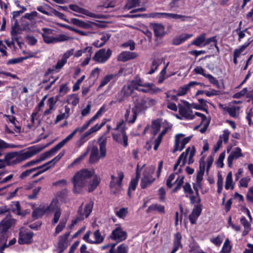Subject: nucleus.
<instances>
[{
    "label": "nucleus",
    "mask_w": 253,
    "mask_h": 253,
    "mask_svg": "<svg viewBox=\"0 0 253 253\" xmlns=\"http://www.w3.org/2000/svg\"><path fill=\"white\" fill-rule=\"evenodd\" d=\"M134 90L150 94H155L162 91L160 88L156 86L154 84L144 82L139 77H135L127 84L123 86L117 96L116 101L119 102L123 101L130 95Z\"/></svg>",
    "instance_id": "obj_1"
},
{
    "label": "nucleus",
    "mask_w": 253,
    "mask_h": 253,
    "mask_svg": "<svg viewBox=\"0 0 253 253\" xmlns=\"http://www.w3.org/2000/svg\"><path fill=\"white\" fill-rule=\"evenodd\" d=\"M94 174V170L93 169H83L78 171L72 178L73 192L76 194L82 192L87 186L88 180Z\"/></svg>",
    "instance_id": "obj_2"
},
{
    "label": "nucleus",
    "mask_w": 253,
    "mask_h": 253,
    "mask_svg": "<svg viewBox=\"0 0 253 253\" xmlns=\"http://www.w3.org/2000/svg\"><path fill=\"white\" fill-rule=\"evenodd\" d=\"M40 151V149L33 147L20 154L17 152L8 153L4 156V160L6 165L12 166L31 158Z\"/></svg>",
    "instance_id": "obj_3"
},
{
    "label": "nucleus",
    "mask_w": 253,
    "mask_h": 253,
    "mask_svg": "<svg viewBox=\"0 0 253 253\" xmlns=\"http://www.w3.org/2000/svg\"><path fill=\"white\" fill-rule=\"evenodd\" d=\"M126 124L123 119H120L116 124V127L112 129L113 139L125 147L128 146V137L126 132Z\"/></svg>",
    "instance_id": "obj_4"
},
{
    "label": "nucleus",
    "mask_w": 253,
    "mask_h": 253,
    "mask_svg": "<svg viewBox=\"0 0 253 253\" xmlns=\"http://www.w3.org/2000/svg\"><path fill=\"white\" fill-rule=\"evenodd\" d=\"M14 224L13 219L7 218L4 219L0 223V252L2 253L4 249L7 247L6 242L7 239V230Z\"/></svg>",
    "instance_id": "obj_5"
},
{
    "label": "nucleus",
    "mask_w": 253,
    "mask_h": 253,
    "mask_svg": "<svg viewBox=\"0 0 253 253\" xmlns=\"http://www.w3.org/2000/svg\"><path fill=\"white\" fill-rule=\"evenodd\" d=\"M90 125L86 122L82 126L77 127L71 134L68 135L65 138L63 139L61 141L53 147L50 151L48 152L49 154H55L59 149L63 147L67 142L73 138L75 134L79 132H83Z\"/></svg>",
    "instance_id": "obj_6"
},
{
    "label": "nucleus",
    "mask_w": 253,
    "mask_h": 253,
    "mask_svg": "<svg viewBox=\"0 0 253 253\" xmlns=\"http://www.w3.org/2000/svg\"><path fill=\"white\" fill-rule=\"evenodd\" d=\"M213 162V157L212 156H209L206 162H205L204 157H202L200 159L199 170L198 171L196 176V183H198L199 185L201 183L203 180L206 167L207 172L208 173Z\"/></svg>",
    "instance_id": "obj_7"
},
{
    "label": "nucleus",
    "mask_w": 253,
    "mask_h": 253,
    "mask_svg": "<svg viewBox=\"0 0 253 253\" xmlns=\"http://www.w3.org/2000/svg\"><path fill=\"white\" fill-rule=\"evenodd\" d=\"M192 106L191 104L185 100H181L180 103L178 104L179 115L184 119L187 120H192L195 118V113L194 114L192 111Z\"/></svg>",
    "instance_id": "obj_8"
},
{
    "label": "nucleus",
    "mask_w": 253,
    "mask_h": 253,
    "mask_svg": "<svg viewBox=\"0 0 253 253\" xmlns=\"http://www.w3.org/2000/svg\"><path fill=\"white\" fill-rule=\"evenodd\" d=\"M195 149L194 147H188L185 152H183L179 157L176 163L174 166V170H176L178 166L180 167L184 166L185 164L186 158L188 156V164L193 163V158L195 154Z\"/></svg>",
    "instance_id": "obj_9"
},
{
    "label": "nucleus",
    "mask_w": 253,
    "mask_h": 253,
    "mask_svg": "<svg viewBox=\"0 0 253 253\" xmlns=\"http://www.w3.org/2000/svg\"><path fill=\"white\" fill-rule=\"evenodd\" d=\"M124 175L123 172L119 171L118 172V176H111V180L110 182V189L111 192L114 194H117L122 190V180L124 178Z\"/></svg>",
    "instance_id": "obj_10"
},
{
    "label": "nucleus",
    "mask_w": 253,
    "mask_h": 253,
    "mask_svg": "<svg viewBox=\"0 0 253 253\" xmlns=\"http://www.w3.org/2000/svg\"><path fill=\"white\" fill-rule=\"evenodd\" d=\"M154 170V167H152L144 171L140 183V186L142 188L144 189L146 188L154 181L155 178L152 176Z\"/></svg>",
    "instance_id": "obj_11"
},
{
    "label": "nucleus",
    "mask_w": 253,
    "mask_h": 253,
    "mask_svg": "<svg viewBox=\"0 0 253 253\" xmlns=\"http://www.w3.org/2000/svg\"><path fill=\"white\" fill-rule=\"evenodd\" d=\"M112 55V50L108 49L102 48L98 50L93 57V60L98 63H105L110 58Z\"/></svg>",
    "instance_id": "obj_12"
},
{
    "label": "nucleus",
    "mask_w": 253,
    "mask_h": 253,
    "mask_svg": "<svg viewBox=\"0 0 253 253\" xmlns=\"http://www.w3.org/2000/svg\"><path fill=\"white\" fill-rule=\"evenodd\" d=\"M191 138V136L184 137L181 133L177 134L175 136L174 146L173 150V153L177 151H182L186 144H187Z\"/></svg>",
    "instance_id": "obj_13"
},
{
    "label": "nucleus",
    "mask_w": 253,
    "mask_h": 253,
    "mask_svg": "<svg viewBox=\"0 0 253 253\" xmlns=\"http://www.w3.org/2000/svg\"><path fill=\"white\" fill-rule=\"evenodd\" d=\"M93 203L92 201H90L87 203L85 207L83 208V206H81L78 211V215L77 219L73 221V224L76 223L78 221L82 220L85 218L87 217L91 213Z\"/></svg>",
    "instance_id": "obj_14"
},
{
    "label": "nucleus",
    "mask_w": 253,
    "mask_h": 253,
    "mask_svg": "<svg viewBox=\"0 0 253 253\" xmlns=\"http://www.w3.org/2000/svg\"><path fill=\"white\" fill-rule=\"evenodd\" d=\"M91 234V232L90 231L86 232L84 236V240L89 244H99L103 242L104 238L101 235L99 230H96L93 232V240L90 238V235Z\"/></svg>",
    "instance_id": "obj_15"
},
{
    "label": "nucleus",
    "mask_w": 253,
    "mask_h": 253,
    "mask_svg": "<svg viewBox=\"0 0 253 253\" xmlns=\"http://www.w3.org/2000/svg\"><path fill=\"white\" fill-rule=\"evenodd\" d=\"M110 237L113 240L122 242L126 239L127 233L120 226H118L112 231Z\"/></svg>",
    "instance_id": "obj_16"
},
{
    "label": "nucleus",
    "mask_w": 253,
    "mask_h": 253,
    "mask_svg": "<svg viewBox=\"0 0 253 253\" xmlns=\"http://www.w3.org/2000/svg\"><path fill=\"white\" fill-rule=\"evenodd\" d=\"M57 202L55 200H53L50 205L48 206L49 211H54L53 217L51 220L52 225H55L59 221L61 214L60 209L57 206Z\"/></svg>",
    "instance_id": "obj_17"
},
{
    "label": "nucleus",
    "mask_w": 253,
    "mask_h": 253,
    "mask_svg": "<svg viewBox=\"0 0 253 253\" xmlns=\"http://www.w3.org/2000/svg\"><path fill=\"white\" fill-rule=\"evenodd\" d=\"M42 33H41L43 41L46 43H55L56 37L53 36V30L46 28H43L42 29Z\"/></svg>",
    "instance_id": "obj_18"
},
{
    "label": "nucleus",
    "mask_w": 253,
    "mask_h": 253,
    "mask_svg": "<svg viewBox=\"0 0 253 253\" xmlns=\"http://www.w3.org/2000/svg\"><path fill=\"white\" fill-rule=\"evenodd\" d=\"M200 85L201 86H205L203 84L196 81H191L188 84H185L179 88L177 95L183 96L187 94L191 88L194 87L196 85Z\"/></svg>",
    "instance_id": "obj_19"
},
{
    "label": "nucleus",
    "mask_w": 253,
    "mask_h": 253,
    "mask_svg": "<svg viewBox=\"0 0 253 253\" xmlns=\"http://www.w3.org/2000/svg\"><path fill=\"white\" fill-rule=\"evenodd\" d=\"M69 7L71 10L82 14V15H76V16L84 17V15H85L90 17H95V14L94 13L89 11L86 9L81 7L77 4H70Z\"/></svg>",
    "instance_id": "obj_20"
},
{
    "label": "nucleus",
    "mask_w": 253,
    "mask_h": 253,
    "mask_svg": "<svg viewBox=\"0 0 253 253\" xmlns=\"http://www.w3.org/2000/svg\"><path fill=\"white\" fill-rule=\"evenodd\" d=\"M112 129L111 126L107 125V130L103 135L101 136L99 139V149L100 151V156L101 157H105L106 154V138L105 137V135L109 133Z\"/></svg>",
    "instance_id": "obj_21"
},
{
    "label": "nucleus",
    "mask_w": 253,
    "mask_h": 253,
    "mask_svg": "<svg viewBox=\"0 0 253 253\" xmlns=\"http://www.w3.org/2000/svg\"><path fill=\"white\" fill-rule=\"evenodd\" d=\"M242 157H243V155L241 149L239 147L235 148L228 157L227 165L228 167L232 168L233 161Z\"/></svg>",
    "instance_id": "obj_22"
},
{
    "label": "nucleus",
    "mask_w": 253,
    "mask_h": 253,
    "mask_svg": "<svg viewBox=\"0 0 253 253\" xmlns=\"http://www.w3.org/2000/svg\"><path fill=\"white\" fill-rule=\"evenodd\" d=\"M183 189L185 197L189 199L190 203L192 204L197 203L194 191L192 190L190 183H186L183 186Z\"/></svg>",
    "instance_id": "obj_23"
},
{
    "label": "nucleus",
    "mask_w": 253,
    "mask_h": 253,
    "mask_svg": "<svg viewBox=\"0 0 253 253\" xmlns=\"http://www.w3.org/2000/svg\"><path fill=\"white\" fill-rule=\"evenodd\" d=\"M124 117L126 122L128 123L133 124L137 118V109L133 108L130 110V108L129 107L126 110Z\"/></svg>",
    "instance_id": "obj_24"
},
{
    "label": "nucleus",
    "mask_w": 253,
    "mask_h": 253,
    "mask_svg": "<svg viewBox=\"0 0 253 253\" xmlns=\"http://www.w3.org/2000/svg\"><path fill=\"white\" fill-rule=\"evenodd\" d=\"M69 233H66L59 237L58 248L60 250L59 253H62L68 247V239Z\"/></svg>",
    "instance_id": "obj_25"
},
{
    "label": "nucleus",
    "mask_w": 253,
    "mask_h": 253,
    "mask_svg": "<svg viewBox=\"0 0 253 253\" xmlns=\"http://www.w3.org/2000/svg\"><path fill=\"white\" fill-rule=\"evenodd\" d=\"M89 148V151H90V154L89 157V163L93 164L97 162L100 157L102 158L101 156L98 155V149L97 147L94 146H88Z\"/></svg>",
    "instance_id": "obj_26"
},
{
    "label": "nucleus",
    "mask_w": 253,
    "mask_h": 253,
    "mask_svg": "<svg viewBox=\"0 0 253 253\" xmlns=\"http://www.w3.org/2000/svg\"><path fill=\"white\" fill-rule=\"evenodd\" d=\"M137 56V53L130 51H123L118 56L117 59L119 61L126 62L129 60L135 58Z\"/></svg>",
    "instance_id": "obj_27"
},
{
    "label": "nucleus",
    "mask_w": 253,
    "mask_h": 253,
    "mask_svg": "<svg viewBox=\"0 0 253 253\" xmlns=\"http://www.w3.org/2000/svg\"><path fill=\"white\" fill-rule=\"evenodd\" d=\"M33 236V233L32 232H21L18 242L20 244H29L31 242Z\"/></svg>",
    "instance_id": "obj_28"
},
{
    "label": "nucleus",
    "mask_w": 253,
    "mask_h": 253,
    "mask_svg": "<svg viewBox=\"0 0 253 253\" xmlns=\"http://www.w3.org/2000/svg\"><path fill=\"white\" fill-rule=\"evenodd\" d=\"M195 115L197 117H199L201 120L200 125L202 127L200 129V131L201 133H204L208 128L209 125L210 121L204 114L201 113L195 112Z\"/></svg>",
    "instance_id": "obj_29"
},
{
    "label": "nucleus",
    "mask_w": 253,
    "mask_h": 253,
    "mask_svg": "<svg viewBox=\"0 0 253 253\" xmlns=\"http://www.w3.org/2000/svg\"><path fill=\"white\" fill-rule=\"evenodd\" d=\"M151 26L156 37H162L165 34V27L162 24L154 23Z\"/></svg>",
    "instance_id": "obj_30"
},
{
    "label": "nucleus",
    "mask_w": 253,
    "mask_h": 253,
    "mask_svg": "<svg viewBox=\"0 0 253 253\" xmlns=\"http://www.w3.org/2000/svg\"><path fill=\"white\" fill-rule=\"evenodd\" d=\"M49 210L48 207H45L43 205H40L37 208H36L33 211L32 217L35 219H38L42 217L44 213Z\"/></svg>",
    "instance_id": "obj_31"
},
{
    "label": "nucleus",
    "mask_w": 253,
    "mask_h": 253,
    "mask_svg": "<svg viewBox=\"0 0 253 253\" xmlns=\"http://www.w3.org/2000/svg\"><path fill=\"white\" fill-rule=\"evenodd\" d=\"M157 101L154 99L146 98H143L141 100L140 105L142 109H146L155 105Z\"/></svg>",
    "instance_id": "obj_32"
},
{
    "label": "nucleus",
    "mask_w": 253,
    "mask_h": 253,
    "mask_svg": "<svg viewBox=\"0 0 253 253\" xmlns=\"http://www.w3.org/2000/svg\"><path fill=\"white\" fill-rule=\"evenodd\" d=\"M174 237L173 247L170 253H175L179 248L182 247L181 243L182 236L181 234L179 232L176 233L174 234Z\"/></svg>",
    "instance_id": "obj_33"
},
{
    "label": "nucleus",
    "mask_w": 253,
    "mask_h": 253,
    "mask_svg": "<svg viewBox=\"0 0 253 253\" xmlns=\"http://www.w3.org/2000/svg\"><path fill=\"white\" fill-rule=\"evenodd\" d=\"M66 63V61H64L62 59L59 60L55 65L48 69L46 72V75H48L53 72H58Z\"/></svg>",
    "instance_id": "obj_34"
},
{
    "label": "nucleus",
    "mask_w": 253,
    "mask_h": 253,
    "mask_svg": "<svg viewBox=\"0 0 253 253\" xmlns=\"http://www.w3.org/2000/svg\"><path fill=\"white\" fill-rule=\"evenodd\" d=\"M92 176H93L92 180H89V179L87 185L88 186V190L89 192H91L96 189L99 185L100 180V178L96 175L94 174Z\"/></svg>",
    "instance_id": "obj_35"
},
{
    "label": "nucleus",
    "mask_w": 253,
    "mask_h": 253,
    "mask_svg": "<svg viewBox=\"0 0 253 253\" xmlns=\"http://www.w3.org/2000/svg\"><path fill=\"white\" fill-rule=\"evenodd\" d=\"M110 36V34L108 33H103L101 35L100 40H96L94 41L93 43V45L96 47L102 46L106 42L109 40Z\"/></svg>",
    "instance_id": "obj_36"
},
{
    "label": "nucleus",
    "mask_w": 253,
    "mask_h": 253,
    "mask_svg": "<svg viewBox=\"0 0 253 253\" xmlns=\"http://www.w3.org/2000/svg\"><path fill=\"white\" fill-rule=\"evenodd\" d=\"M235 183L233 181L232 177V173L230 171L228 173L225 181V188L226 190H233L234 188Z\"/></svg>",
    "instance_id": "obj_37"
},
{
    "label": "nucleus",
    "mask_w": 253,
    "mask_h": 253,
    "mask_svg": "<svg viewBox=\"0 0 253 253\" xmlns=\"http://www.w3.org/2000/svg\"><path fill=\"white\" fill-rule=\"evenodd\" d=\"M240 110V107L238 106H229L224 108V110L226 111L231 117L233 118L238 117Z\"/></svg>",
    "instance_id": "obj_38"
},
{
    "label": "nucleus",
    "mask_w": 253,
    "mask_h": 253,
    "mask_svg": "<svg viewBox=\"0 0 253 253\" xmlns=\"http://www.w3.org/2000/svg\"><path fill=\"white\" fill-rule=\"evenodd\" d=\"M192 34H183L173 39L172 43L174 45H179L184 42L187 40L191 38Z\"/></svg>",
    "instance_id": "obj_39"
},
{
    "label": "nucleus",
    "mask_w": 253,
    "mask_h": 253,
    "mask_svg": "<svg viewBox=\"0 0 253 253\" xmlns=\"http://www.w3.org/2000/svg\"><path fill=\"white\" fill-rule=\"evenodd\" d=\"M206 35L204 33L197 37L191 43V44L195 45L199 47L205 46V38Z\"/></svg>",
    "instance_id": "obj_40"
},
{
    "label": "nucleus",
    "mask_w": 253,
    "mask_h": 253,
    "mask_svg": "<svg viewBox=\"0 0 253 253\" xmlns=\"http://www.w3.org/2000/svg\"><path fill=\"white\" fill-rule=\"evenodd\" d=\"M162 63V59L161 58H155L152 61L150 69L148 72V74H153L157 70L158 67L161 65Z\"/></svg>",
    "instance_id": "obj_41"
},
{
    "label": "nucleus",
    "mask_w": 253,
    "mask_h": 253,
    "mask_svg": "<svg viewBox=\"0 0 253 253\" xmlns=\"http://www.w3.org/2000/svg\"><path fill=\"white\" fill-rule=\"evenodd\" d=\"M67 221V220L66 218H62L60 220L58 224L56 227L55 231L53 233L54 236H57L64 229L66 226Z\"/></svg>",
    "instance_id": "obj_42"
},
{
    "label": "nucleus",
    "mask_w": 253,
    "mask_h": 253,
    "mask_svg": "<svg viewBox=\"0 0 253 253\" xmlns=\"http://www.w3.org/2000/svg\"><path fill=\"white\" fill-rule=\"evenodd\" d=\"M116 77V74H107L101 81L100 84L97 88L98 90L100 88L106 85L111 80Z\"/></svg>",
    "instance_id": "obj_43"
},
{
    "label": "nucleus",
    "mask_w": 253,
    "mask_h": 253,
    "mask_svg": "<svg viewBox=\"0 0 253 253\" xmlns=\"http://www.w3.org/2000/svg\"><path fill=\"white\" fill-rule=\"evenodd\" d=\"M106 111V107L105 105H103L99 110L97 112V113L87 122L90 125L92 123H93L99 117H101L102 114L105 113Z\"/></svg>",
    "instance_id": "obj_44"
},
{
    "label": "nucleus",
    "mask_w": 253,
    "mask_h": 253,
    "mask_svg": "<svg viewBox=\"0 0 253 253\" xmlns=\"http://www.w3.org/2000/svg\"><path fill=\"white\" fill-rule=\"evenodd\" d=\"M56 101L55 100L54 97H50L48 98L47 100V105L49 107V109L46 110L44 113V115H46L50 114L52 113V111L54 110V107L55 105Z\"/></svg>",
    "instance_id": "obj_45"
},
{
    "label": "nucleus",
    "mask_w": 253,
    "mask_h": 253,
    "mask_svg": "<svg viewBox=\"0 0 253 253\" xmlns=\"http://www.w3.org/2000/svg\"><path fill=\"white\" fill-rule=\"evenodd\" d=\"M148 211H156L161 213H165L164 206L158 204H153L150 206L147 209Z\"/></svg>",
    "instance_id": "obj_46"
},
{
    "label": "nucleus",
    "mask_w": 253,
    "mask_h": 253,
    "mask_svg": "<svg viewBox=\"0 0 253 253\" xmlns=\"http://www.w3.org/2000/svg\"><path fill=\"white\" fill-rule=\"evenodd\" d=\"M50 166H48L47 164H44V165L37 168H33V169H36L34 172H36L33 175V177H36L43 172L46 171L50 169Z\"/></svg>",
    "instance_id": "obj_47"
},
{
    "label": "nucleus",
    "mask_w": 253,
    "mask_h": 253,
    "mask_svg": "<svg viewBox=\"0 0 253 253\" xmlns=\"http://www.w3.org/2000/svg\"><path fill=\"white\" fill-rule=\"evenodd\" d=\"M139 176H140V173L138 172V171L137 169V171H136V175L135 178L132 179L130 182L128 190V193L129 195L130 190H133V191L135 190L136 185H137V183H138V179L139 178Z\"/></svg>",
    "instance_id": "obj_48"
},
{
    "label": "nucleus",
    "mask_w": 253,
    "mask_h": 253,
    "mask_svg": "<svg viewBox=\"0 0 253 253\" xmlns=\"http://www.w3.org/2000/svg\"><path fill=\"white\" fill-rule=\"evenodd\" d=\"M50 151V150L49 151L46 152V153H45L44 154V156L43 157H42L41 159H37V160H32V161H31L30 162H28L25 165V167H29V166H31L34 165H35L36 164L39 163V162H40L41 161H42L44 160L47 157H50V156L53 155L54 154H48V152H49Z\"/></svg>",
    "instance_id": "obj_49"
},
{
    "label": "nucleus",
    "mask_w": 253,
    "mask_h": 253,
    "mask_svg": "<svg viewBox=\"0 0 253 253\" xmlns=\"http://www.w3.org/2000/svg\"><path fill=\"white\" fill-rule=\"evenodd\" d=\"M161 127V123L160 120H155L152 122L151 126V133L153 135H156L159 131Z\"/></svg>",
    "instance_id": "obj_50"
},
{
    "label": "nucleus",
    "mask_w": 253,
    "mask_h": 253,
    "mask_svg": "<svg viewBox=\"0 0 253 253\" xmlns=\"http://www.w3.org/2000/svg\"><path fill=\"white\" fill-rule=\"evenodd\" d=\"M193 187L195 191L194 195L196 198L197 203H199L201 202V200L199 193V189L202 188V184L200 183L199 186L198 183H193Z\"/></svg>",
    "instance_id": "obj_51"
},
{
    "label": "nucleus",
    "mask_w": 253,
    "mask_h": 253,
    "mask_svg": "<svg viewBox=\"0 0 253 253\" xmlns=\"http://www.w3.org/2000/svg\"><path fill=\"white\" fill-rule=\"evenodd\" d=\"M232 246L230 245V242L228 239H226L223 245L220 253H230Z\"/></svg>",
    "instance_id": "obj_52"
},
{
    "label": "nucleus",
    "mask_w": 253,
    "mask_h": 253,
    "mask_svg": "<svg viewBox=\"0 0 253 253\" xmlns=\"http://www.w3.org/2000/svg\"><path fill=\"white\" fill-rule=\"evenodd\" d=\"M68 190L66 189H63L59 193L57 194V200H55L58 203V200H60L62 202H66L67 201V198L68 196Z\"/></svg>",
    "instance_id": "obj_53"
},
{
    "label": "nucleus",
    "mask_w": 253,
    "mask_h": 253,
    "mask_svg": "<svg viewBox=\"0 0 253 253\" xmlns=\"http://www.w3.org/2000/svg\"><path fill=\"white\" fill-rule=\"evenodd\" d=\"M184 0H172L169 3V6L172 9H176L183 5Z\"/></svg>",
    "instance_id": "obj_54"
},
{
    "label": "nucleus",
    "mask_w": 253,
    "mask_h": 253,
    "mask_svg": "<svg viewBox=\"0 0 253 253\" xmlns=\"http://www.w3.org/2000/svg\"><path fill=\"white\" fill-rule=\"evenodd\" d=\"M67 101L69 103L71 104L73 106H76L79 103V98L77 95L73 94L68 96Z\"/></svg>",
    "instance_id": "obj_55"
},
{
    "label": "nucleus",
    "mask_w": 253,
    "mask_h": 253,
    "mask_svg": "<svg viewBox=\"0 0 253 253\" xmlns=\"http://www.w3.org/2000/svg\"><path fill=\"white\" fill-rule=\"evenodd\" d=\"M72 38L65 34H60L56 37L55 43L64 42L71 40Z\"/></svg>",
    "instance_id": "obj_56"
},
{
    "label": "nucleus",
    "mask_w": 253,
    "mask_h": 253,
    "mask_svg": "<svg viewBox=\"0 0 253 253\" xmlns=\"http://www.w3.org/2000/svg\"><path fill=\"white\" fill-rule=\"evenodd\" d=\"M164 17H166V18H167L169 19H182V20H184L185 16L181 15H179V14H177L164 12Z\"/></svg>",
    "instance_id": "obj_57"
},
{
    "label": "nucleus",
    "mask_w": 253,
    "mask_h": 253,
    "mask_svg": "<svg viewBox=\"0 0 253 253\" xmlns=\"http://www.w3.org/2000/svg\"><path fill=\"white\" fill-rule=\"evenodd\" d=\"M128 213L127 208H122L116 211V215L121 218H124Z\"/></svg>",
    "instance_id": "obj_58"
},
{
    "label": "nucleus",
    "mask_w": 253,
    "mask_h": 253,
    "mask_svg": "<svg viewBox=\"0 0 253 253\" xmlns=\"http://www.w3.org/2000/svg\"><path fill=\"white\" fill-rule=\"evenodd\" d=\"M11 210L18 215L22 214L19 202H13L11 205Z\"/></svg>",
    "instance_id": "obj_59"
},
{
    "label": "nucleus",
    "mask_w": 253,
    "mask_h": 253,
    "mask_svg": "<svg viewBox=\"0 0 253 253\" xmlns=\"http://www.w3.org/2000/svg\"><path fill=\"white\" fill-rule=\"evenodd\" d=\"M70 91V88L67 84H62L60 86L59 93L60 96H63Z\"/></svg>",
    "instance_id": "obj_60"
},
{
    "label": "nucleus",
    "mask_w": 253,
    "mask_h": 253,
    "mask_svg": "<svg viewBox=\"0 0 253 253\" xmlns=\"http://www.w3.org/2000/svg\"><path fill=\"white\" fill-rule=\"evenodd\" d=\"M205 77L208 79L211 84H214L218 88H219V83L218 80L212 75H211V74H207Z\"/></svg>",
    "instance_id": "obj_61"
},
{
    "label": "nucleus",
    "mask_w": 253,
    "mask_h": 253,
    "mask_svg": "<svg viewBox=\"0 0 253 253\" xmlns=\"http://www.w3.org/2000/svg\"><path fill=\"white\" fill-rule=\"evenodd\" d=\"M128 246L125 244H122L117 248L116 253H128Z\"/></svg>",
    "instance_id": "obj_62"
},
{
    "label": "nucleus",
    "mask_w": 253,
    "mask_h": 253,
    "mask_svg": "<svg viewBox=\"0 0 253 253\" xmlns=\"http://www.w3.org/2000/svg\"><path fill=\"white\" fill-rule=\"evenodd\" d=\"M225 152H222L219 155L218 158L216 162V164L217 167H219L220 168H222L223 167V166H224L223 160L225 159Z\"/></svg>",
    "instance_id": "obj_63"
},
{
    "label": "nucleus",
    "mask_w": 253,
    "mask_h": 253,
    "mask_svg": "<svg viewBox=\"0 0 253 253\" xmlns=\"http://www.w3.org/2000/svg\"><path fill=\"white\" fill-rule=\"evenodd\" d=\"M192 210V212L195 214L196 216H199L202 211V205L199 203H197Z\"/></svg>",
    "instance_id": "obj_64"
}]
</instances>
